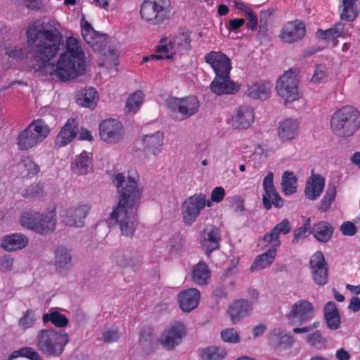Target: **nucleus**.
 <instances>
[{
	"instance_id": "nucleus-1",
	"label": "nucleus",
	"mask_w": 360,
	"mask_h": 360,
	"mask_svg": "<svg viewBox=\"0 0 360 360\" xmlns=\"http://www.w3.org/2000/svg\"><path fill=\"white\" fill-rule=\"evenodd\" d=\"M60 27L56 19L44 16L30 25L26 32L27 47L9 44L5 47L6 53L16 60H22L30 54L35 60L46 63L63 44Z\"/></svg>"
},
{
	"instance_id": "nucleus-2",
	"label": "nucleus",
	"mask_w": 360,
	"mask_h": 360,
	"mask_svg": "<svg viewBox=\"0 0 360 360\" xmlns=\"http://www.w3.org/2000/svg\"><path fill=\"white\" fill-rule=\"evenodd\" d=\"M111 180L119 193V202L110 214L122 236L132 237L138 226L137 210L142 193L138 185V176H125L122 173L112 175Z\"/></svg>"
},
{
	"instance_id": "nucleus-3",
	"label": "nucleus",
	"mask_w": 360,
	"mask_h": 360,
	"mask_svg": "<svg viewBox=\"0 0 360 360\" xmlns=\"http://www.w3.org/2000/svg\"><path fill=\"white\" fill-rule=\"evenodd\" d=\"M205 60L216 74L210 84L213 93L217 95L233 94L239 90L240 86L230 79L231 62L226 55L221 51H210L205 55Z\"/></svg>"
},
{
	"instance_id": "nucleus-4",
	"label": "nucleus",
	"mask_w": 360,
	"mask_h": 360,
	"mask_svg": "<svg viewBox=\"0 0 360 360\" xmlns=\"http://www.w3.org/2000/svg\"><path fill=\"white\" fill-rule=\"evenodd\" d=\"M333 132L338 136H352L360 127V112L352 105L337 110L330 118Z\"/></svg>"
},
{
	"instance_id": "nucleus-5",
	"label": "nucleus",
	"mask_w": 360,
	"mask_h": 360,
	"mask_svg": "<svg viewBox=\"0 0 360 360\" xmlns=\"http://www.w3.org/2000/svg\"><path fill=\"white\" fill-rule=\"evenodd\" d=\"M69 340L68 334L64 331L41 329L37 334L35 344L44 355L58 357L62 355Z\"/></svg>"
},
{
	"instance_id": "nucleus-6",
	"label": "nucleus",
	"mask_w": 360,
	"mask_h": 360,
	"mask_svg": "<svg viewBox=\"0 0 360 360\" xmlns=\"http://www.w3.org/2000/svg\"><path fill=\"white\" fill-rule=\"evenodd\" d=\"M50 128L42 119L33 120L18 136L20 150H27L43 141L49 134Z\"/></svg>"
},
{
	"instance_id": "nucleus-7",
	"label": "nucleus",
	"mask_w": 360,
	"mask_h": 360,
	"mask_svg": "<svg viewBox=\"0 0 360 360\" xmlns=\"http://www.w3.org/2000/svg\"><path fill=\"white\" fill-rule=\"evenodd\" d=\"M166 106L173 119L183 121L198 112L199 102L195 96L182 98L172 97L167 100Z\"/></svg>"
},
{
	"instance_id": "nucleus-8",
	"label": "nucleus",
	"mask_w": 360,
	"mask_h": 360,
	"mask_svg": "<svg viewBox=\"0 0 360 360\" xmlns=\"http://www.w3.org/2000/svg\"><path fill=\"white\" fill-rule=\"evenodd\" d=\"M169 8L170 0H143L140 14L146 22L155 25L167 18Z\"/></svg>"
},
{
	"instance_id": "nucleus-9",
	"label": "nucleus",
	"mask_w": 360,
	"mask_h": 360,
	"mask_svg": "<svg viewBox=\"0 0 360 360\" xmlns=\"http://www.w3.org/2000/svg\"><path fill=\"white\" fill-rule=\"evenodd\" d=\"M278 94L287 102L300 98L301 93L298 88V79L295 72L290 69L278 79L276 86Z\"/></svg>"
},
{
	"instance_id": "nucleus-10",
	"label": "nucleus",
	"mask_w": 360,
	"mask_h": 360,
	"mask_svg": "<svg viewBox=\"0 0 360 360\" xmlns=\"http://www.w3.org/2000/svg\"><path fill=\"white\" fill-rule=\"evenodd\" d=\"M206 202V195L202 193H195L184 200L181 207V213L186 225H192L206 205L207 207L212 205L210 202L207 203Z\"/></svg>"
},
{
	"instance_id": "nucleus-11",
	"label": "nucleus",
	"mask_w": 360,
	"mask_h": 360,
	"mask_svg": "<svg viewBox=\"0 0 360 360\" xmlns=\"http://www.w3.org/2000/svg\"><path fill=\"white\" fill-rule=\"evenodd\" d=\"M84 70V63H82V68H79L77 60L68 58L67 54L60 55L54 69L55 75L63 81L75 79Z\"/></svg>"
},
{
	"instance_id": "nucleus-12",
	"label": "nucleus",
	"mask_w": 360,
	"mask_h": 360,
	"mask_svg": "<svg viewBox=\"0 0 360 360\" xmlns=\"http://www.w3.org/2000/svg\"><path fill=\"white\" fill-rule=\"evenodd\" d=\"M82 34L86 42L94 51L103 52L108 44V36L95 31L84 18L81 20Z\"/></svg>"
},
{
	"instance_id": "nucleus-13",
	"label": "nucleus",
	"mask_w": 360,
	"mask_h": 360,
	"mask_svg": "<svg viewBox=\"0 0 360 360\" xmlns=\"http://www.w3.org/2000/svg\"><path fill=\"white\" fill-rule=\"evenodd\" d=\"M122 123L115 119L103 120L99 125V134L103 141L110 143L120 141L124 136Z\"/></svg>"
},
{
	"instance_id": "nucleus-14",
	"label": "nucleus",
	"mask_w": 360,
	"mask_h": 360,
	"mask_svg": "<svg viewBox=\"0 0 360 360\" xmlns=\"http://www.w3.org/2000/svg\"><path fill=\"white\" fill-rule=\"evenodd\" d=\"M186 334V330L184 325L180 322H176L162 333L159 341L165 348L172 349L181 342Z\"/></svg>"
},
{
	"instance_id": "nucleus-15",
	"label": "nucleus",
	"mask_w": 360,
	"mask_h": 360,
	"mask_svg": "<svg viewBox=\"0 0 360 360\" xmlns=\"http://www.w3.org/2000/svg\"><path fill=\"white\" fill-rule=\"evenodd\" d=\"M314 313L312 304L306 300H300L295 302L287 316L292 321H298L299 325L308 322Z\"/></svg>"
},
{
	"instance_id": "nucleus-16",
	"label": "nucleus",
	"mask_w": 360,
	"mask_h": 360,
	"mask_svg": "<svg viewBox=\"0 0 360 360\" xmlns=\"http://www.w3.org/2000/svg\"><path fill=\"white\" fill-rule=\"evenodd\" d=\"M164 135L157 131L152 134L145 135L141 139H137L134 144L137 150H143L146 155H158L163 144Z\"/></svg>"
},
{
	"instance_id": "nucleus-17",
	"label": "nucleus",
	"mask_w": 360,
	"mask_h": 360,
	"mask_svg": "<svg viewBox=\"0 0 360 360\" xmlns=\"http://www.w3.org/2000/svg\"><path fill=\"white\" fill-rule=\"evenodd\" d=\"M221 234L219 229L213 225L207 226L202 232L200 244L207 256L218 250L220 246Z\"/></svg>"
},
{
	"instance_id": "nucleus-18",
	"label": "nucleus",
	"mask_w": 360,
	"mask_h": 360,
	"mask_svg": "<svg viewBox=\"0 0 360 360\" xmlns=\"http://www.w3.org/2000/svg\"><path fill=\"white\" fill-rule=\"evenodd\" d=\"M53 264L56 273L65 275L73 266L71 250L63 245L58 246L54 250Z\"/></svg>"
},
{
	"instance_id": "nucleus-19",
	"label": "nucleus",
	"mask_w": 360,
	"mask_h": 360,
	"mask_svg": "<svg viewBox=\"0 0 360 360\" xmlns=\"http://www.w3.org/2000/svg\"><path fill=\"white\" fill-rule=\"evenodd\" d=\"M254 109L250 105H240L231 117V124L235 129L249 128L254 122Z\"/></svg>"
},
{
	"instance_id": "nucleus-20",
	"label": "nucleus",
	"mask_w": 360,
	"mask_h": 360,
	"mask_svg": "<svg viewBox=\"0 0 360 360\" xmlns=\"http://www.w3.org/2000/svg\"><path fill=\"white\" fill-rule=\"evenodd\" d=\"M291 230L290 221L288 219H283L274 228L264 235L262 240L271 246V248H277L281 244L280 240L281 234H288Z\"/></svg>"
},
{
	"instance_id": "nucleus-21",
	"label": "nucleus",
	"mask_w": 360,
	"mask_h": 360,
	"mask_svg": "<svg viewBox=\"0 0 360 360\" xmlns=\"http://www.w3.org/2000/svg\"><path fill=\"white\" fill-rule=\"evenodd\" d=\"M115 262L122 268L136 271L141 266V257L136 250H126L117 254Z\"/></svg>"
},
{
	"instance_id": "nucleus-22",
	"label": "nucleus",
	"mask_w": 360,
	"mask_h": 360,
	"mask_svg": "<svg viewBox=\"0 0 360 360\" xmlns=\"http://www.w3.org/2000/svg\"><path fill=\"white\" fill-rule=\"evenodd\" d=\"M252 310V303L247 300H237L229 305L228 314L233 324L248 316Z\"/></svg>"
},
{
	"instance_id": "nucleus-23",
	"label": "nucleus",
	"mask_w": 360,
	"mask_h": 360,
	"mask_svg": "<svg viewBox=\"0 0 360 360\" xmlns=\"http://www.w3.org/2000/svg\"><path fill=\"white\" fill-rule=\"evenodd\" d=\"M90 210L87 205H79L75 207H70L63 216V221L68 226L81 227L84 225V219Z\"/></svg>"
},
{
	"instance_id": "nucleus-24",
	"label": "nucleus",
	"mask_w": 360,
	"mask_h": 360,
	"mask_svg": "<svg viewBox=\"0 0 360 360\" xmlns=\"http://www.w3.org/2000/svg\"><path fill=\"white\" fill-rule=\"evenodd\" d=\"M304 34V24L298 21H292L288 22L283 27L280 36L283 41L293 43L300 40Z\"/></svg>"
},
{
	"instance_id": "nucleus-25",
	"label": "nucleus",
	"mask_w": 360,
	"mask_h": 360,
	"mask_svg": "<svg viewBox=\"0 0 360 360\" xmlns=\"http://www.w3.org/2000/svg\"><path fill=\"white\" fill-rule=\"evenodd\" d=\"M78 124L74 118L68 120L56 138V146L60 148L70 143L77 134Z\"/></svg>"
},
{
	"instance_id": "nucleus-26",
	"label": "nucleus",
	"mask_w": 360,
	"mask_h": 360,
	"mask_svg": "<svg viewBox=\"0 0 360 360\" xmlns=\"http://www.w3.org/2000/svg\"><path fill=\"white\" fill-rule=\"evenodd\" d=\"M294 342L293 336L285 333L280 328L273 329L268 336L269 345L274 349H288Z\"/></svg>"
},
{
	"instance_id": "nucleus-27",
	"label": "nucleus",
	"mask_w": 360,
	"mask_h": 360,
	"mask_svg": "<svg viewBox=\"0 0 360 360\" xmlns=\"http://www.w3.org/2000/svg\"><path fill=\"white\" fill-rule=\"evenodd\" d=\"M200 292L196 288H189L180 292L179 303L180 308L185 312H190L195 309L199 304Z\"/></svg>"
},
{
	"instance_id": "nucleus-28",
	"label": "nucleus",
	"mask_w": 360,
	"mask_h": 360,
	"mask_svg": "<svg viewBox=\"0 0 360 360\" xmlns=\"http://www.w3.org/2000/svg\"><path fill=\"white\" fill-rule=\"evenodd\" d=\"M75 98L79 106L94 109L98 101V94L95 88L86 86L77 91Z\"/></svg>"
},
{
	"instance_id": "nucleus-29",
	"label": "nucleus",
	"mask_w": 360,
	"mask_h": 360,
	"mask_svg": "<svg viewBox=\"0 0 360 360\" xmlns=\"http://www.w3.org/2000/svg\"><path fill=\"white\" fill-rule=\"evenodd\" d=\"M325 186V179L321 175H312L306 182L304 193L306 197L314 200L320 196Z\"/></svg>"
},
{
	"instance_id": "nucleus-30",
	"label": "nucleus",
	"mask_w": 360,
	"mask_h": 360,
	"mask_svg": "<svg viewBox=\"0 0 360 360\" xmlns=\"http://www.w3.org/2000/svg\"><path fill=\"white\" fill-rule=\"evenodd\" d=\"M66 51L63 54H67L68 57L77 60L79 68H82V63H84V53L79 46V41L73 37H69L66 39Z\"/></svg>"
},
{
	"instance_id": "nucleus-31",
	"label": "nucleus",
	"mask_w": 360,
	"mask_h": 360,
	"mask_svg": "<svg viewBox=\"0 0 360 360\" xmlns=\"http://www.w3.org/2000/svg\"><path fill=\"white\" fill-rule=\"evenodd\" d=\"M298 129L299 124L295 120H284L278 129V137L282 141H291L297 136Z\"/></svg>"
},
{
	"instance_id": "nucleus-32",
	"label": "nucleus",
	"mask_w": 360,
	"mask_h": 360,
	"mask_svg": "<svg viewBox=\"0 0 360 360\" xmlns=\"http://www.w3.org/2000/svg\"><path fill=\"white\" fill-rule=\"evenodd\" d=\"M272 84L268 82H261L250 85L245 94L255 99L266 100L270 96Z\"/></svg>"
},
{
	"instance_id": "nucleus-33",
	"label": "nucleus",
	"mask_w": 360,
	"mask_h": 360,
	"mask_svg": "<svg viewBox=\"0 0 360 360\" xmlns=\"http://www.w3.org/2000/svg\"><path fill=\"white\" fill-rule=\"evenodd\" d=\"M333 231V227L329 222L321 221L314 224L310 233H312L319 242L325 243L332 238Z\"/></svg>"
},
{
	"instance_id": "nucleus-34",
	"label": "nucleus",
	"mask_w": 360,
	"mask_h": 360,
	"mask_svg": "<svg viewBox=\"0 0 360 360\" xmlns=\"http://www.w3.org/2000/svg\"><path fill=\"white\" fill-rule=\"evenodd\" d=\"M324 319L330 330H336L340 326V317L335 302H328L323 308Z\"/></svg>"
},
{
	"instance_id": "nucleus-35",
	"label": "nucleus",
	"mask_w": 360,
	"mask_h": 360,
	"mask_svg": "<svg viewBox=\"0 0 360 360\" xmlns=\"http://www.w3.org/2000/svg\"><path fill=\"white\" fill-rule=\"evenodd\" d=\"M56 218L53 212H50L46 215L39 214L35 231L41 235L52 232L56 228Z\"/></svg>"
},
{
	"instance_id": "nucleus-36",
	"label": "nucleus",
	"mask_w": 360,
	"mask_h": 360,
	"mask_svg": "<svg viewBox=\"0 0 360 360\" xmlns=\"http://www.w3.org/2000/svg\"><path fill=\"white\" fill-rule=\"evenodd\" d=\"M28 243V238L20 233L6 236L2 240L1 247L7 251H15L25 247Z\"/></svg>"
},
{
	"instance_id": "nucleus-37",
	"label": "nucleus",
	"mask_w": 360,
	"mask_h": 360,
	"mask_svg": "<svg viewBox=\"0 0 360 360\" xmlns=\"http://www.w3.org/2000/svg\"><path fill=\"white\" fill-rule=\"evenodd\" d=\"M91 162L92 154L83 151L79 155L76 156L72 163V172L78 175L87 174L91 166Z\"/></svg>"
},
{
	"instance_id": "nucleus-38",
	"label": "nucleus",
	"mask_w": 360,
	"mask_h": 360,
	"mask_svg": "<svg viewBox=\"0 0 360 360\" xmlns=\"http://www.w3.org/2000/svg\"><path fill=\"white\" fill-rule=\"evenodd\" d=\"M276 254V248H270L266 252L257 256L251 265L250 270L255 271L269 267L274 262Z\"/></svg>"
},
{
	"instance_id": "nucleus-39",
	"label": "nucleus",
	"mask_w": 360,
	"mask_h": 360,
	"mask_svg": "<svg viewBox=\"0 0 360 360\" xmlns=\"http://www.w3.org/2000/svg\"><path fill=\"white\" fill-rule=\"evenodd\" d=\"M210 278V271L206 263L200 262L193 266L192 278L195 283L200 285H205Z\"/></svg>"
},
{
	"instance_id": "nucleus-40",
	"label": "nucleus",
	"mask_w": 360,
	"mask_h": 360,
	"mask_svg": "<svg viewBox=\"0 0 360 360\" xmlns=\"http://www.w3.org/2000/svg\"><path fill=\"white\" fill-rule=\"evenodd\" d=\"M191 41L190 32L188 31H184L181 29L174 39L169 42V45L171 48L176 46L180 51H188L191 49Z\"/></svg>"
},
{
	"instance_id": "nucleus-41",
	"label": "nucleus",
	"mask_w": 360,
	"mask_h": 360,
	"mask_svg": "<svg viewBox=\"0 0 360 360\" xmlns=\"http://www.w3.org/2000/svg\"><path fill=\"white\" fill-rule=\"evenodd\" d=\"M345 25L344 23L339 22L333 27L326 30H319L316 32V37L323 40H333L342 35Z\"/></svg>"
},
{
	"instance_id": "nucleus-42",
	"label": "nucleus",
	"mask_w": 360,
	"mask_h": 360,
	"mask_svg": "<svg viewBox=\"0 0 360 360\" xmlns=\"http://www.w3.org/2000/svg\"><path fill=\"white\" fill-rule=\"evenodd\" d=\"M358 0H342V11L340 18L343 20L352 22L359 15V11L355 6Z\"/></svg>"
},
{
	"instance_id": "nucleus-43",
	"label": "nucleus",
	"mask_w": 360,
	"mask_h": 360,
	"mask_svg": "<svg viewBox=\"0 0 360 360\" xmlns=\"http://www.w3.org/2000/svg\"><path fill=\"white\" fill-rule=\"evenodd\" d=\"M153 329L148 326L143 327L140 331L139 344L143 352L146 354H149L153 351Z\"/></svg>"
},
{
	"instance_id": "nucleus-44",
	"label": "nucleus",
	"mask_w": 360,
	"mask_h": 360,
	"mask_svg": "<svg viewBox=\"0 0 360 360\" xmlns=\"http://www.w3.org/2000/svg\"><path fill=\"white\" fill-rule=\"evenodd\" d=\"M42 321L44 324L51 321L53 325L58 328H64L69 322L66 316L56 310L44 314L42 316Z\"/></svg>"
},
{
	"instance_id": "nucleus-45",
	"label": "nucleus",
	"mask_w": 360,
	"mask_h": 360,
	"mask_svg": "<svg viewBox=\"0 0 360 360\" xmlns=\"http://www.w3.org/2000/svg\"><path fill=\"white\" fill-rule=\"evenodd\" d=\"M281 188L285 195H292L297 191V178L292 172L286 171L283 174Z\"/></svg>"
},
{
	"instance_id": "nucleus-46",
	"label": "nucleus",
	"mask_w": 360,
	"mask_h": 360,
	"mask_svg": "<svg viewBox=\"0 0 360 360\" xmlns=\"http://www.w3.org/2000/svg\"><path fill=\"white\" fill-rule=\"evenodd\" d=\"M143 93L138 90L131 94L126 101L125 108L127 113L135 114L143 103Z\"/></svg>"
},
{
	"instance_id": "nucleus-47",
	"label": "nucleus",
	"mask_w": 360,
	"mask_h": 360,
	"mask_svg": "<svg viewBox=\"0 0 360 360\" xmlns=\"http://www.w3.org/2000/svg\"><path fill=\"white\" fill-rule=\"evenodd\" d=\"M226 355V350L221 347H207L200 352V356L205 360H221Z\"/></svg>"
},
{
	"instance_id": "nucleus-48",
	"label": "nucleus",
	"mask_w": 360,
	"mask_h": 360,
	"mask_svg": "<svg viewBox=\"0 0 360 360\" xmlns=\"http://www.w3.org/2000/svg\"><path fill=\"white\" fill-rule=\"evenodd\" d=\"M336 197V187L334 184L328 185L326 195L320 202L318 209L322 212H326L330 207Z\"/></svg>"
},
{
	"instance_id": "nucleus-49",
	"label": "nucleus",
	"mask_w": 360,
	"mask_h": 360,
	"mask_svg": "<svg viewBox=\"0 0 360 360\" xmlns=\"http://www.w3.org/2000/svg\"><path fill=\"white\" fill-rule=\"evenodd\" d=\"M39 217V212H26L21 214L19 221L21 226L35 231Z\"/></svg>"
},
{
	"instance_id": "nucleus-50",
	"label": "nucleus",
	"mask_w": 360,
	"mask_h": 360,
	"mask_svg": "<svg viewBox=\"0 0 360 360\" xmlns=\"http://www.w3.org/2000/svg\"><path fill=\"white\" fill-rule=\"evenodd\" d=\"M274 174L270 172L264 178L263 180V188L264 190V193L262 195V202H264L265 205H270L266 200V197H269L270 195L275 194L274 192L276 188L274 186Z\"/></svg>"
},
{
	"instance_id": "nucleus-51",
	"label": "nucleus",
	"mask_w": 360,
	"mask_h": 360,
	"mask_svg": "<svg viewBox=\"0 0 360 360\" xmlns=\"http://www.w3.org/2000/svg\"><path fill=\"white\" fill-rule=\"evenodd\" d=\"M311 270H316L321 268H328L322 252L316 251L311 257L309 261Z\"/></svg>"
},
{
	"instance_id": "nucleus-52",
	"label": "nucleus",
	"mask_w": 360,
	"mask_h": 360,
	"mask_svg": "<svg viewBox=\"0 0 360 360\" xmlns=\"http://www.w3.org/2000/svg\"><path fill=\"white\" fill-rule=\"evenodd\" d=\"M328 75V69L326 65L322 64L316 65L311 82L314 84L321 83L326 80Z\"/></svg>"
},
{
	"instance_id": "nucleus-53",
	"label": "nucleus",
	"mask_w": 360,
	"mask_h": 360,
	"mask_svg": "<svg viewBox=\"0 0 360 360\" xmlns=\"http://www.w3.org/2000/svg\"><path fill=\"white\" fill-rule=\"evenodd\" d=\"M311 276L314 281L319 285H324L328 282V268H321L311 270Z\"/></svg>"
},
{
	"instance_id": "nucleus-54",
	"label": "nucleus",
	"mask_w": 360,
	"mask_h": 360,
	"mask_svg": "<svg viewBox=\"0 0 360 360\" xmlns=\"http://www.w3.org/2000/svg\"><path fill=\"white\" fill-rule=\"evenodd\" d=\"M221 337L224 342L231 343H238L240 340V337L233 328H226L221 332Z\"/></svg>"
},
{
	"instance_id": "nucleus-55",
	"label": "nucleus",
	"mask_w": 360,
	"mask_h": 360,
	"mask_svg": "<svg viewBox=\"0 0 360 360\" xmlns=\"http://www.w3.org/2000/svg\"><path fill=\"white\" fill-rule=\"evenodd\" d=\"M22 164L27 171L28 176L36 175L40 171V167L36 164L30 157L24 158L22 160Z\"/></svg>"
},
{
	"instance_id": "nucleus-56",
	"label": "nucleus",
	"mask_w": 360,
	"mask_h": 360,
	"mask_svg": "<svg viewBox=\"0 0 360 360\" xmlns=\"http://www.w3.org/2000/svg\"><path fill=\"white\" fill-rule=\"evenodd\" d=\"M275 194L270 195L269 197H266V200L270 205H265L264 202H263V205L266 210H269L272 205H274L276 208H281L283 205V200L280 196V195L277 193L276 190L274 192Z\"/></svg>"
},
{
	"instance_id": "nucleus-57",
	"label": "nucleus",
	"mask_w": 360,
	"mask_h": 360,
	"mask_svg": "<svg viewBox=\"0 0 360 360\" xmlns=\"http://www.w3.org/2000/svg\"><path fill=\"white\" fill-rule=\"evenodd\" d=\"M43 194V187L39 184H34L29 186L22 193L25 197L37 198Z\"/></svg>"
},
{
	"instance_id": "nucleus-58",
	"label": "nucleus",
	"mask_w": 360,
	"mask_h": 360,
	"mask_svg": "<svg viewBox=\"0 0 360 360\" xmlns=\"http://www.w3.org/2000/svg\"><path fill=\"white\" fill-rule=\"evenodd\" d=\"M307 342L315 347L321 348L325 343V339L321 331L316 330L307 337Z\"/></svg>"
},
{
	"instance_id": "nucleus-59",
	"label": "nucleus",
	"mask_w": 360,
	"mask_h": 360,
	"mask_svg": "<svg viewBox=\"0 0 360 360\" xmlns=\"http://www.w3.org/2000/svg\"><path fill=\"white\" fill-rule=\"evenodd\" d=\"M120 337V331L117 329H112L103 333V340L105 342L110 343L117 341Z\"/></svg>"
},
{
	"instance_id": "nucleus-60",
	"label": "nucleus",
	"mask_w": 360,
	"mask_h": 360,
	"mask_svg": "<svg viewBox=\"0 0 360 360\" xmlns=\"http://www.w3.org/2000/svg\"><path fill=\"white\" fill-rule=\"evenodd\" d=\"M30 310H27L25 315L19 320L18 325L22 329H27L32 327L34 325V320L32 316Z\"/></svg>"
},
{
	"instance_id": "nucleus-61",
	"label": "nucleus",
	"mask_w": 360,
	"mask_h": 360,
	"mask_svg": "<svg viewBox=\"0 0 360 360\" xmlns=\"http://www.w3.org/2000/svg\"><path fill=\"white\" fill-rule=\"evenodd\" d=\"M340 231L345 236H353L356 233V228L352 222L345 221L341 225Z\"/></svg>"
},
{
	"instance_id": "nucleus-62",
	"label": "nucleus",
	"mask_w": 360,
	"mask_h": 360,
	"mask_svg": "<svg viewBox=\"0 0 360 360\" xmlns=\"http://www.w3.org/2000/svg\"><path fill=\"white\" fill-rule=\"evenodd\" d=\"M13 259L11 255H4L0 257V268L4 271L12 269Z\"/></svg>"
},
{
	"instance_id": "nucleus-63",
	"label": "nucleus",
	"mask_w": 360,
	"mask_h": 360,
	"mask_svg": "<svg viewBox=\"0 0 360 360\" xmlns=\"http://www.w3.org/2000/svg\"><path fill=\"white\" fill-rule=\"evenodd\" d=\"M225 194V190L223 187H216L211 193V200L214 202H220L224 199Z\"/></svg>"
},
{
	"instance_id": "nucleus-64",
	"label": "nucleus",
	"mask_w": 360,
	"mask_h": 360,
	"mask_svg": "<svg viewBox=\"0 0 360 360\" xmlns=\"http://www.w3.org/2000/svg\"><path fill=\"white\" fill-rule=\"evenodd\" d=\"M181 240L182 238L181 236L179 233H176L169 240V246L170 247L171 251H177L180 249L181 247Z\"/></svg>"
}]
</instances>
